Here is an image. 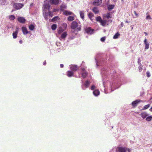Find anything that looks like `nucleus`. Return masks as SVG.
Segmentation results:
<instances>
[{
	"label": "nucleus",
	"mask_w": 152,
	"mask_h": 152,
	"mask_svg": "<svg viewBox=\"0 0 152 152\" xmlns=\"http://www.w3.org/2000/svg\"><path fill=\"white\" fill-rule=\"evenodd\" d=\"M70 26L72 29H74L76 28V30L77 31H80L81 29V25L78 26V23L75 21L72 22Z\"/></svg>",
	"instance_id": "f257e3e1"
},
{
	"label": "nucleus",
	"mask_w": 152,
	"mask_h": 152,
	"mask_svg": "<svg viewBox=\"0 0 152 152\" xmlns=\"http://www.w3.org/2000/svg\"><path fill=\"white\" fill-rule=\"evenodd\" d=\"M23 6V4H22L19 3H16L13 4V7L16 10H18L21 9Z\"/></svg>",
	"instance_id": "f03ea898"
},
{
	"label": "nucleus",
	"mask_w": 152,
	"mask_h": 152,
	"mask_svg": "<svg viewBox=\"0 0 152 152\" xmlns=\"http://www.w3.org/2000/svg\"><path fill=\"white\" fill-rule=\"evenodd\" d=\"M48 2L50 3L51 4L57 5L58 4L61 0H48Z\"/></svg>",
	"instance_id": "7ed1b4c3"
},
{
	"label": "nucleus",
	"mask_w": 152,
	"mask_h": 152,
	"mask_svg": "<svg viewBox=\"0 0 152 152\" xmlns=\"http://www.w3.org/2000/svg\"><path fill=\"white\" fill-rule=\"evenodd\" d=\"M143 101L139 99L136 100L133 102L132 103V105L133 107H136L138 105V104L140 102H143Z\"/></svg>",
	"instance_id": "20e7f679"
},
{
	"label": "nucleus",
	"mask_w": 152,
	"mask_h": 152,
	"mask_svg": "<svg viewBox=\"0 0 152 152\" xmlns=\"http://www.w3.org/2000/svg\"><path fill=\"white\" fill-rule=\"evenodd\" d=\"M44 8V11H46V10H49L50 9V5L49 3H45L43 5Z\"/></svg>",
	"instance_id": "39448f33"
},
{
	"label": "nucleus",
	"mask_w": 152,
	"mask_h": 152,
	"mask_svg": "<svg viewBox=\"0 0 152 152\" xmlns=\"http://www.w3.org/2000/svg\"><path fill=\"white\" fill-rule=\"evenodd\" d=\"M17 20L20 23H24L26 20L25 18L22 17H20L17 18Z\"/></svg>",
	"instance_id": "423d86ee"
},
{
	"label": "nucleus",
	"mask_w": 152,
	"mask_h": 152,
	"mask_svg": "<svg viewBox=\"0 0 152 152\" xmlns=\"http://www.w3.org/2000/svg\"><path fill=\"white\" fill-rule=\"evenodd\" d=\"M70 69L72 71H75L77 70L78 68L77 66L76 65H72L70 66Z\"/></svg>",
	"instance_id": "0eeeda50"
},
{
	"label": "nucleus",
	"mask_w": 152,
	"mask_h": 152,
	"mask_svg": "<svg viewBox=\"0 0 152 152\" xmlns=\"http://www.w3.org/2000/svg\"><path fill=\"white\" fill-rule=\"evenodd\" d=\"M22 30L23 34L24 35L30 33V32L28 31L27 28L24 26H23L22 28Z\"/></svg>",
	"instance_id": "6e6552de"
},
{
	"label": "nucleus",
	"mask_w": 152,
	"mask_h": 152,
	"mask_svg": "<svg viewBox=\"0 0 152 152\" xmlns=\"http://www.w3.org/2000/svg\"><path fill=\"white\" fill-rule=\"evenodd\" d=\"M45 18L46 20H47L48 19V15L51 17H52L53 16V12H51L49 11V12L48 13H47L46 12H45Z\"/></svg>",
	"instance_id": "1a4fd4ad"
},
{
	"label": "nucleus",
	"mask_w": 152,
	"mask_h": 152,
	"mask_svg": "<svg viewBox=\"0 0 152 152\" xmlns=\"http://www.w3.org/2000/svg\"><path fill=\"white\" fill-rule=\"evenodd\" d=\"M144 42L145 45V50H147L149 48V44L147 42V39L145 38L144 41Z\"/></svg>",
	"instance_id": "9d476101"
},
{
	"label": "nucleus",
	"mask_w": 152,
	"mask_h": 152,
	"mask_svg": "<svg viewBox=\"0 0 152 152\" xmlns=\"http://www.w3.org/2000/svg\"><path fill=\"white\" fill-rule=\"evenodd\" d=\"M102 3V0H95L93 3L94 5L99 6Z\"/></svg>",
	"instance_id": "9b49d317"
},
{
	"label": "nucleus",
	"mask_w": 152,
	"mask_h": 152,
	"mask_svg": "<svg viewBox=\"0 0 152 152\" xmlns=\"http://www.w3.org/2000/svg\"><path fill=\"white\" fill-rule=\"evenodd\" d=\"M85 30L87 34H91L93 33L94 31L93 30L91 29V27H88L85 28Z\"/></svg>",
	"instance_id": "f8f14e48"
},
{
	"label": "nucleus",
	"mask_w": 152,
	"mask_h": 152,
	"mask_svg": "<svg viewBox=\"0 0 152 152\" xmlns=\"http://www.w3.org/2000/svg\"><path fill=\"white\" fill-rule=\"evenodd\" d=\"M118 149L119 152H126V148L122 147H118Z\"/></svg>",
	"instance_id": "ddd939ff"
},
{
	"label": "nucleus",
	"mask_w": 152,
	"mask_h": 152,
	"mask_svg": "<svg viewBox=\"0 0 152 152\" xmlns=\"http://www.w3.org/2000/svg\"><path fill=\"white\" fill-rule=\"evenodd\" d=\"M74 73L72 71H68L67 72V75L69 77L73 76H74Z\"/></svg>",
	"instance_id": "4468645a"
},
{
	"label": "nucleus",
	"mask_w": 152,
	"mask_h": 152,
	"mask_svg": "<svg viewBox=\"0 0 152 152\" xmlns=\"http://www.w3.org/2000/svg\"><path fill=\"white\" fill-rule=\"evenodd\" d=\"M92 10L95 14H97L99 12V10L97 7H93L92 9Z\"/></svg>",
	"instance_id": "2eb2a0df"
},
{
	"label": "nucleus",
	"mask_w": 152,
	"mask_h": 152,
	"mask_svg": "<svg viewBox=\"0 0 152 152\" xmlns=\"http://www.w3.org/2000/svg\"><path fill=\"white\" fill-rule=\"evenodd\" d=\"M63 14L64 15H65L66 16H68L72 15V13L67 10H65L63 12Z\"/></svg>",
	"instance_id": "dca6fc26"
},
{
	"label": "nucleus",
	"mask_w": 152,
	"mask_h": 152,
	"mask_svg": "<svg viewBox=\"0 0 152 152\" xmlns=\"http://www.w3.org/2000/svg\"><path fill=\"white\" fill-rule=\"evenodd\" d=\"M88 16L91 21H93V18L94 16V14L92 12H90L88 14Z\"/></svg>",
	"instance_id": "f3484780"
},
{
	"label": "nucleus",
	"mask_w": 152,
	"mask_h": 152,
	"mask_svg": "<svg viewBox=\"0 0 152 152\" xmlns=\"http://www.w3.org/2000/svg\"><path fill=\"white\" fill-rule=\"evenodd\" d=\"M65 30V29H64L62 27H60L58 29V33L59 34H60Z\"/></svg>",
	"instance_id": "a211bd4d"
},
{
	"label": "nucleus",
	"mask_w": 152,
	"mask_h": 152,
	"mask_svg": "<svg viewBox=\"0 0 152 152\" xmlns=\"http://www.w3.org/2000/svg\"><path fill=\"white\" fill-rule=\"evenodd\" d=\"M18 33V31L17 30H16L15 32L13 33L12 36L14 39H15L17 38Z\"/></svg>",
	"instance_id": "6ab92c4d"
},
{
	"label": "nucleus",
	"mask_w": 152,
	"mask_h": 152,
	"mask_svg": "<svg viewBox=\"0 0 152 152\" xmlns=\"http://www.w3.org/2000/svg\"><path fill=\"white\" fill-rule=\"evenodd\" d=\"M84 11H80V16L81 18H82L83 20H84Z\"/></svg>",
	"instance_id": "aec40b11"
},
{
	"label": "nucleus",
	"mask_w": 152,
	"mask_h": 152,
	"mask_svg": "<svg viewBox=\"0 0 152 152\" xmlns=\"http://www.w3.org/2000/svg\"><path fill=\"white\" fill-rule=\"evenodd\" d=\"M140 115H141L142 117L143 118H145L148 115V114L146 112H143Z\"/></svg>",
	"instance_id": "412c9836"
},
{
	"label": "nucleus",
	"mask_w": 152,
	"mask_h": 152,
	"mask_svg": "<svg viewBox=\"0 0 152 152\" xmlns=\"http://www.w3.org/2000/svg\"><path fill=\"white\" fill-rule=\"evenodd\" d=\"M93 94L95 96H97L99 94V91L98 90H96L93 92Z\"/></svg>",
	"instance_id": "4be33fe9"
},
{
	"label": "nucleus",
	"mask_w": 152,
	"mask_h": 152,
	"mask_svg": "<svg viewBox=\"0 0 152 152\" xmlns=\"http://www.w3.org/2000/svg\"><path fill=\"white\" fill-rule=\"evenodd\" d=\"M67 33L66 31H65L61 35V37L62 38H64L66 37L67 35Z\"/></svg>",
	"instance_id": "5701e85b"
},
{
	"label": "nucleus",
	"mask_w": 152,
	"mask_h": 152,
	"mask_svg": "<svg viewBox=\"0 0 152 152\" xmlns=\"http://www.w3.org/2000/svg\"><path fill=\"white\" fill-rule=\"evenodd\" d=\"M74 20V17L73 16H69L67 18V20L69 21H72Z\"/></svg>",
	"instance_id": "b1692460"
},
{
	"label": "nucleus",
	"mask_w": 152,
	"mask_h": 152,
	"mask_svg": "<svg viewBox=\"0 0 152 152\" xmlns=\"http://www.w3.org/2000/svg\"><path fill=\"white\" fill-rule=\"evenodd\" d=\"M35 27L34 25L33 24L30 25L28 26V28L31 31H33L34 30V28Z\"/></svg>",
	"instance_id": "393cba45"
},
{
	"label": "nucleus",
	"mask_w": 152,
	"mask_h": 152,
	"mask_svg": "<svg viewBox=\"0 0 152 152\" xmlns=\"http://www.w3.org/2000/svg\"><path fill=\"white\" fill-rule=\"evenodd\" d=\"M100 23L102 26H104L106 25V21L105 20H102Z\"/></svg>",
	"instance_id": "a878e982"
},
{
	"label": "nucleus",
	"mask_w": 152,
	"mask_h": 152,
	"mask_svg": "<svg viewBox=\"0 0 152 152\" xmlns=\"http://www.w3.org/2000/svg\"><path fill=\"white\" fill-rule=\"evenodd\" d=\"M115 7L114 5H110L108 6L107 9L108 10H111L113 9Z\"/></svg>",
	"instance_id": "bb28decb"
},
{
	"label": "nucleus",
	"mask_w": 152,
	"mask_h": 152,
	"mask_svg": "<svg viewBox=\"0 0 152 152\" xmlns=\"http://www.w3.org/2000/svg\"><path fill=\"white\" fill-rule=\"evenodd\" d=\"M120 35V34L119 32H117L115 34L113 37L114 39H116L118 38L119 36Z\"/></svg>",
	"instance_id": "cd10ccee"
},
{
	"label": "nucleus",
	"mask_w": 152,
	"mask_h": 152,
	"mask_svg": "<svg viewBox=\"0 0 152 152\" xmlns=\"http://www.w3.org/2000/svg\"><path fill=\"white\" fill-rule=\"evenodd\" d=\"M9 18L10 20H13L15 19V17L13 15H10L9 16Z\"/></svg>",
	"instance_id": "c85d7f7f"
},
{
	"label": "nucleus",
	"mask_w": 152,
	"mask_h": 152,
	"mask_svg": "<svg viewBox=\"0 0 152 152\" xmlns=\"http://www.w3.org/2000/svg\"><path fill=\"white\" fill-rule=\"evenodd\" d=\"M96 20L97 22H99L100 23L101 22V21L102 20V19L101 17L100 16H98L97 17H96Z\"/></svg>",
	"instance_id": "c756f323"
},
{
	"label": "nucleus",
	"mask_w": 152,
	"mask_h": 152,
	"mask_svg": "<svg viewBox=\"0 0 152 152\" xmlns=\"http://www.w3.org/2000/svg\"><path fill=\"white\" fill-rule=\"evenodd\" d=\"M59 19V18L58 16H56L54 17L52 19V21L53 22L54 21H57Z\"/></svg>",
	"instance_id": "7c9ffc66"
},
{
	"label": "nucleus",
	"mask_w": 152,
	"mask_h": 152,
	"mask_svg": "<svg viewBox=\"0 0 152 152\" xmlns=\"http://www.w3.org/2000/svg\"><path fill=\"white\" fill-rule=\"evenodd\" d=\"M56 28L57 25L56 24H53L51 26V28L53 30H56Z\"/></svg>",
	"instance_id": "2f4dec72"
},
{
	"label": "nucleus",
	"mask_w": 152,
	"mask_h": 152,
	"mask_svg": "<svg viewBox=\"0 0 152 152\" xmlns=\"http://www.w3.org/2000/svg\"><path fill=\"white\" fill-rule=\"evenodd\" d=\"M65 29H66L67 27V24L65 23H64L62 25V26Z\"/></svg>",
	"instance_id": "473e14b6"
},
{
	"label": "nucleus",
	"mask_w": 152,
	"mask_h": 152,
	"mask_svg": "<svg viewBox=\"0 0 152 152\" xmlns=\"http://www.w3.org/2000/svg\"><path fill=\"white\" fill-rule=\"evenodd\" d=\"M152 119V115L148 117L146 119V120L148 121H151Z\"/></svg>",
	"instance_id": "72a5a7b5"
},
{
	"label": "nucleus",
	"mask_w": 152,
	"mask_h": 152,
	"mask_svg": "<svg viewBox=\"0 0 152 152\" xmlns=\"http://www.w3.org/2000/svg\"><path fill=\"white\" fill-rule=\"evenodd\" d=\"M150 105L149 104L146 105L143 108V109H142V110H144L147 109L148 108L150 107Z\"/></svg>",
	"instance_id": "f704fd0d"
},
{
	"label": "nucleus",
	"mask_w": 152,
	"mask_h": 152,
	"mask_svg": "<svg viewBox=\"0 0 152 152\" xmlns=\"http://www.w3.org/2000/svg\"><path fill=\"white\" fill-rule=\"evenodd\" d=\"M90 82L88 81H86L85 82V86L86 87H88L90 85Z\"/></svg>",
	"instance_id": "c9c22d12"
},
{
	"label": "nucleus",
	"mask_w": 152,
	"mask_h": 152,
	"mask_svg": "<svg viewBox=\"0 0 152 152\" xmlns=\"http://www.w3.org/2000/svg\"><path fill=\"white\" fill-rule=\"evenodd\" d=\"M82 75L83 78H85L87 75V73L85 72H84L82 74Z\"/></svg>",
	"instance_id": "e433bc0d"
},
{
	"label": "nucleus",
	"mask_w": 152,
	"mask_h": 152,
	"mask_svg": "<svg viewBox=\"0 0 152 152\" xmlns=\"http://www.w3.org/2000/svg\"><path fill=\"white\" fill-rule=\"evenodd\" d=\"M142 67L143 66L140 64V66H138V69L139 70V71L140 72H141L142 70Z\"/></svg>",
	"instance_id": "4c0bfd02"
},
{
	"label": "nucleus",
	"mask_w": 152,
	"mask_h": 152,
	"mask_svg": "<svg viewBox=\"0 0 152 152\" xmlns=\"http://www.w3.org/2000/svg\"><path fill=\"white\" fill-rule=\"evenodd\" d=\"M146 75L147 76V77H149L151 76V75L150 74V73L149 72V71H147L146 72Z\"/></svg>",
	"instance_id": "58836bf2"
},
{
	"label": "nucleus",
	"mask_w": 152,
	"mask_h": 152,
	"mask_svg": "<svg viewBox=\"0 0 152 152\" xmlns=\"http://www.w3.org/2000/svg\"><path fill=\"white\" fill-rule=\"evenodd\" d=\"M105 39H106V37H102L101 39V41H102V42H104Z\"/></svg>",
	"instance_id": "ea45409f"
},
{
	"label": "nucleus",
	"mask_w": 152,
	"mask_h": 152,
	"mask_svg": "<svg viewBox=\"0 0 152 152\" xmlns=\"http://www.w3.org/2000/svg\"><path fill=\"white\" fill-rule=\"evenodd\" d=\"M134 13L135 16V18H136L138 16V14L137 13V12L136 11H134Z\"/></svg>",
	"instance_id": "a19ab883"
},
{
	"label": "nucleus",
	"mask_w": 152,
	"mask_h": 152,
	"mask_svg": "<svg viewBox=\"0 0 152 152\" xmlns=\"http://www.w3.org/2000/svg\"><path fill=\"white\" fill-rule=\"evenodd\" d=\"M58 11L59 9H54L53 10V12H58Z\"/></svg>",
	"instance_id": "79ce46f5"
},
{
	"label": "nucleus",
	"mask_w": 152,
	"mask_h": 152,
	"mask_svg": "<svg viewBox=\"0 0 152 152\" xmlns=\"http://www.w3.org/2000/svg\"><path fill=\"white\" fill-rule=\"evenodd\" d=\"M95 88V86L94 85H93L91 87V90H94Z\"/></svg>",
	"instance_id": "37998d69"
},
{
	"label": "nucleus",
	"mask_w": 152,
	"mask_h": 152,
	"mask_svg": "<svg viewBox=\"0 0 152 152\" xmlns=\"http://www.w3.org/2000/svg\"><path fill=\"white\" fill-rule=\"evenodd\" d=\"M145 18L146 19H151L152 18L151 17V16L150 15H148Z\"/></svg>",
	"instance_id": "c03bdc74"
},
{
	"label": "nucleus",
	"mask_w": 152,
	"mask_h": 152,
	"mask_svg": "<svg viewBox=\"0 0 152 152\" xmlns=\"http://www.w3.org/2000/svg\"><path fill=\"white\" fill-rule=\"evenodd\" d=\"M106 17L108 19L109 18H110V13H108L106 16Z\"/></svg>",
	"instance_id": "a18cd8bd"
},
{
	"label": "nucleus",
	"mask_w": 152,
	"mask_h": 152,
	"mask_svg": "<svg viewBox=\"0 0 152 152\" xmlns=\"http://www.w3.org/2000/svg\"><path fill=\"white\" fill-rule=\"evenodd\" d=\"M43 64L44 65H45L46 64V61H45L43 62Z\"/></svg>",
	"instance_id": "49530a36"
},
{
	"label": "nucleus",
	"mask_w": 152,
	"mask_h": 152,
	"mask_svg": "<svg viewBox=\"0 0 152 152\" xmlns=\"http://www.w3.org/2000/svg\"><path fill=\"white\" fill-rule=\"evenodd\" d=\"M60 67L61 68H63L64 67V65L63 64H61L60 65Z\"/></svg>",
	"instance_id": "de8ad7c7"
},
{
	"label": "nucleus",
	"mask_w": 152,
	"mask_h": 152,
	"mask_svg": "<svg viewBox=\"0 0 152 152\" xmlns=\"http://www.w3.org/2000/svg\"><path fill=\"white\" fill-rule=\"evenodd\" d=\"M60 8H61L60 9H61V10H63L64 9H63V7H62V6H61Z\"/></svg>",
	"instance_id": "09e8293b"
},
{
	"label": "nucleus",
	"mask_w": 152,
	"mask_h": 152,
	"mask_svg": "<svg viewBox=\"0 0 152 152\" xmlns=\"http://www.w3.org/2000/svg\"><path fill=\"white\" fill-rule=\"evenodd\" d=\"M19 42L20 44H22L23 43V41L22 40H20L19 41Z\"/></svg>",
	"instance_id": "8fccbe9b"
},
{
	"label": "nucleus",
	"mask_w": 152,
	"mask_h": 152,
	"mask_svg": "<svg viewBox=\"0 0 152 152\" xmlns=\"http://www.w3.org/2000/svg\"><path fill=\"white\" fill-rule=\"evenodd\" d=\"M149 110L150 111L152 112V107Z\"/></svg>",
	"instance_id": "3c124183"
},
{
	"label": "nucleus",
	"mask_w": 152,
	"mask_h": 152,
	"mask_svg": "<svg viewBox=\"0 0 152 152\" xmlns=\"http://www.w3.org/2000/svg\"><path fill=\"white\" fill-rule=\"evenodd\" d=\"M123 24H123V22H122L121 23V27H123V25H124Z\"/></svg>",
	"instance_id": "603ef678"
},
{
	"label": "nucleus",
	"mask_w": 152,
	"mask_h": 152,
	"mask_svg": "<svg viewBox=\"0 0 152 152\" xmlns=\"http://www.w3.org/2000/svg\"><path fill=\"white\" fill-rule=\"evenodd\" d=\"M128 152H130V151L129 149H127Z\"/></svg>",
	"instance_id": "864d4df0"
},
{
	"label": "nucleus",
	"mask_w": 152,
	"mask_h": 152,
	"mask_svg": "<svg viewBox=\"0 0 152 152\" xmlns=\"http://www.w3.org/2000/svg\"><path fill=\"white\" fill-rule=\"evenodd\" d=\"M144 33L145 34L146 36H147V33L145 32Z\"/></svg>",
	"instance_id": "5fc2aeb1"
},
{
	"label": "nucleus",
	"mask_w": 152,
	"mask_h": 152,
	"mask_svg": "<svg viewBox=\"0 0 152 152\" xmlns=\"http://www.w3.org/2000/svg\"><path fill=\"white\" fill-rule=\"evenodd\" d=\"M140 60L139 59H138V64H139L140 63V61H139V60Z\"/></svg>",
	"instance_id": "6e6d98bb"
},
{
	"label": "nucleus",
	"mask_w": 152,
	"mask_h": 152,
	"mask_svg": "<svg viewBox=\"0 0 152 152\" xmlns=\"http://www.w3.org/2000/svg\"><path fill=\"white\" fill-rule=\"evenodd\" d=\"M2 1H4V2H5V1L6 0H1Z\"/></svg>",
	"instance_id": "4d7b16f0"
},
{
	"label": "nucleus",
	"mask_w": 152,
	"mask_h": 152,
	"mask_svg": "<svg viewBox=\"0 0 152 152\" xmlns=\"http://www.w3.org/2000/svg\"><path fill=\"white\" fill-rule=\"evenodd\" d=\"M125 22H126V23H128V21H125Z\"/></svg>",
	"instance_id": "13d9d810"
},
{
	"label": "nucleus",
	"mask_w": 152,
	"mask_h": 152,
	"mask_svg": "<svg viewBox=\"0 0 152 152\" xmlns=\"http://www.w3.org/2000/svg\"><path fill=\"white\" fill-rule=\"evenodd\" d=\"M16 28L17 29H18V27H16Z\"/></svg>",
	"instance_id": "bf43d9fd"
},
{
	"label": "nucleus",
	"mask_w": 152,
	"mask_h": 152,
	"mask_svg": "<svg viewBox=\"0 0 152 152\" xmlns=\"http://www.w3.org/2000/svg\"><path fill=\"white\" fill-rule=\"evenodd\" d=\"M139 113V112H137V113H137V114H138Z\"/></svg>",
	"instance_id": "052dcab7"
},
{
	"label": "nucleus",
	"mask_w": 152,
	"mask_h": 152,
	"mask_svg": "<svg viewBox=\"0 0 152 152\" xmlns=\"http://www.w3.org/2000/svg\"><path fill=\"white\" fill-rule=\"evenodd\" d=\"M148 13H146V15H147V14H148Z\"/></svg>",
	"instance_id": "680f3d73"
},
{
	"label": "nucleus",
	"mask_w": 152,
	"mask_h": 152,
	"mask_svg": "<svg viewBox=\"0 0 152 152\" xmlns=\"http://www.w3.org/2000/svg\"><path fill=\"white\" fill-rule=\"evenodd\" d=\"M122 1H123V0H122Z\"/></svg>",
	"instance_id": "e2e57ef3"
}]
</instances>
